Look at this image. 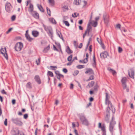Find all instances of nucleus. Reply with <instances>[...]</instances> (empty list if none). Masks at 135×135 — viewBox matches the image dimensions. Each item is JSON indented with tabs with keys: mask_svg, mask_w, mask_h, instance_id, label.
I'll return each instance as SVG.
<instances>
[{
	"mask_svg": "<svg viewBox=\"0 0 135 135\" xmlns=\"http://www.w3.org/2000/svg\"><path fill=\"white\" fill-rule=\"evenodd\" d=\"M106 98L105 99V104H108V106H110L111 107L112 111L113 113H114L115 110V109L114 107L112 105V103L109 100L108 98V95L107 93H105Z\"/></svg>",
	"mask_w": 135,
	"mask_h": 135,
	"instance_id": "nucleus-1",
	"label": "nucleus"
},
{
	"mask_svg": "<svg viewBox=\"0 0 135 135\" xmlns=\"http://www.w3.org/2000/svg\"><path fill=\"white\" fill-rule=\"evenodd\" d=\"M11 121L13 123L20 126H22L23 124L20 119L18 118H12L11 119Z\"/></svg>",
	"mask_w": 135,
	"mask_h": 135,
	"instance_id": "nucleus-2",
	"label": "nucleus"
},
{
	"mask_svg": "<svg viewBox=\"0 0 135 135\" xmlns=\"http://www.w3.org/2000/svg\"><path fill=\"white\" fill-rule=\"evenodd\" d=\"M23 47V44L21 42L17 43L15 45V49L17 51H20Z\"/></svg>",
	"mask_w": 135,
	"mask_h": 135,
	"instance_id": "nucleus-3",
	"label": "nucleus"
},
{
	"mask_svg": "<svg viewBox=\"0 0 135 135\" xmlns=\"http://www.w3.org/2000/svg\"><path fill=\"white\" fill-rule=\"evenodd\" d=\"M127 80V78L126 77H123L121 81L122 84L123 89H126L127 92H128L129 91V89L127 87L126 84Z\"/></svg>",
	"mask_w": 135,
	"mask_h": 135,
	"instance_id": "nucleus-4",
	"label": "nucleus"
},
{
	"mask_svg": "<svg viewBox=\"0 0 135 135\" xmlns=\"http://www.w3.org/2000/svg\"><path fill=\"white\" fill-rule=\"evenodd\" d=\"M12 6L10 3L7 2L5 5V9L6 11L8 13H10Z\"/></svg>",
	"mask_w": 135,
	"mask_h": 135,
	"instance_id": "nucleus-5",
	"label": "nucleus"
},
{
	"mask_svg": "<svg viewBox=\"0 0 135 135\" xmlns=\"http://www.w3.org/2000/svg\"><path fill=\"white\" fill-rule=\"evenodd\" d=\"M1 53L3 55L5 58L7 60H8V56L7 54V51L6 48L4 47V49L1 48Z\"/></svg>",
	"mask_w": 135,
	"mask_h": 135,
	"instance_id": "nucleus-6",
	"label": "nucleus"
},
{
	"mask_svg": "<svg viewBox=\"0 0 135 135\" xmlns=\"http://www.w3.org/2000/svg\"><path fill=\"white\" fill-rule=\"evenodd\" d=\"M91 22H89L87 25V26L86 30L85 31V32H86V33H87L88 36L89 35V32L92 30V28L91 26Z\"/></svg>",
	"mask_w": 135,
	"mask_h": 135,
	"instance_id": "nucleus-7",
	"label": "nucleus"
},
{
	"mask_svg": "<svg viewBox=\"0 0 135 135\" xmlns=\"http://www.w3.org/2000/svg\"><path fill=\"white\" fill-rule=\"evenodd\" d=\"M103 17L105 23L106 24L108 23L109 21L108 16L106 13H105L103 14Z\"/></svg>",
	"mask_w": 135,
	"mask_h": 135,
	"instance_id": "nucleus-8",
	"label": "nucleus"
},
{
	"mask_svg": "<svg viewBox=\"0 0 135 135\" xmlns=\"http://www.w3.org/2000/svg\"><path fill=\"white\" fill-rule=\"evenodd\" d=\"M31 15L35 18L38 19L39 18V14L36 11H33L31 13Z\"/></svg>",
	"mask_w": 135,
	"mask_h": 135,
	"instance_id": "nucleus-9",
	"label": "nucleus"
},
{
	"mask_svg": "<svg viewBox=\"0 0 135 135\" xmlns=\"http://www.w3.org/2000/svg\"><path fill=\"white\" fill-rule=\"evenodd\" d=\"M100 56L101 58L105 59L107 57V56H108V54L107 52L105 51L104 52L101 53Z\"/></svg>",
	"mask_w": 135,
	"mask_h": 135,
	"instance_id": "nucleus-10",
	"label": "nucleus"
},
{
	"mask_svg": "<svg viewBox=\"0 0 135 135\" xmlns=\"http://www.w3.org/2000/svg\"><path fill=\"white\" fill-rule=\"evenodd\" d=\"M35 81L38 84H40L41 83L40 78L38 75H36L35 76L34 78Z\"/></svg>",
	"mask_w": 135,
	"mask_h": 135,
	"instance_id": "nucleus-11",
	"label": "nucleus"
},
{
	"mask_svg": "<svg viewBox=\"0 0 135 135\" xmlns=\"http://www.w3.org/2000/svg\"><path fill=\"white\" fill-rule=\"evenodd\" d=\"M128 75L131 78H134V71L132 69H131L128 71Z\"/></svg>",
	"mask_w": 135,
	"mask_h": 135,
	"instance_id": "nucleus-12",
	"label": "nucleus"
},
{
	"mask_svg": "<svg viewBox=\"0 0 135 135\" xmlns=\"http://www.w3.org/2000/svg\"><path fill=\"white\" fill-rule=\"evenodd\" d=\"M56 34L63 41H64V40L62 36L61 32L57 30H56Z\"/></svg>",
	"mask_w": 135,
	"mask_h": 135,
	"instance_id": "nucleus-13",
	"label": "nucleus"
},
{
	"mask_svg": "<svg viewBox=\"0 0 135 135\" xmlns=\"http://www.w3.org/2000/svg\"><path fill=\"white\" fill-rule=\"evenodd\" d=\"M32 35L35 37L38 36L39 35V32L37 31H33L32 32Z\"/></svg>",
	"mask_w": 135,
	"mask_h": 135,
	"instance_id": "nucleus-14",
	"label": "nucleus"
},
{
	"mask_svg": "<svg viewBox=\"0 0 135 135\" xmlns=\"http://www.w3.org/2000/svg\"><path fill=\"white\" fill-rule=\"evenodd\" d=\"M48 3L49 5L51 7H54L55 5V1L54 0H48Z\"/></svg>",
	"mask_w": 135,
	"mask_h": 135,
	"instance_id": "nucleus-15",
	"label": "nucleus"
},
{
	"mask_svg": "<svg viewBox=\"0 0 135 135\" xmlns=\"http://www.w3.org/2000/svg\"><path fill=\"white\" fill-rule=\"evenodd\" d=\"M43 27L44 28L45 30L47 32L50 31L52 29V28L50 27H46L44 24L43 25Z\"/></svg>",
	"mask_w": 135,
	"mask_h": 135,
	"instance_id": "nucleus-16",
	"label": "nucleus"
},
{
	"mask_svg": "<svg viewBox=\"0 0 135 135\" xmlns=\"http://www.w3.org/2000/svg\"><path fill=\"white\" fill-rule=\"evenodd\" d=\"M85 73L86 74L89 73V74H94V72L93 70L91 69H88L87 70L85 71Z\"/></svg>",
	"mask_w": 135,
	"mask_h": 135,
	"instance_id": "nucleus-17",
	"label": "nucleus"
},
{
	"mask_svg": "<svg viewBox=\"0 0 135 135\" xmlns=\"http://www.w3.org/2000/svg\"><path fill=\"white\" fill-rule=\"evenodd\" d=\"M33 6L32 4L30 3V6L28 10V11L31 13L33 11Z\"/></svg>",
	"mask_w": 135,
	"mask_h": 135,
	"instance_id": "nucleus-18",
	"label": "nucleus"
},
{
	"mask_svg": "<svg viewBox=\"0 0 135 135\" xmlns=\"http://www.w3.org/2000/svg\"><path fill=\"white\" fill-rule=\"evenodd\" d=\"M93 62L92 63V65L93 67L94 68L96 67V59L94 54L93 56Z\"/></svg>",
	"mask_w": 135,
	"mask_h": 135,
	"instance_id": "nucleus-19",
	"label": "nucleus"
},
{
	"mask_svg": "<svg viewBox=\"0 0 135 135\" xmlns=\"http://www.w3.org/2000/svg\"><path fill=\"white\" fill-rule=\"evenodd\" d=\"M114 125H112L111 123H110L109 126V131L112 134L113 133V129L114 127Z\"/></svg>",
	"mask_w": 135,
	"mask_h": 135,
	"instance_id": "nucleus-20",
	"label": "nucleus"
},
{
	"mask_svg": "<svg viewBox=\"0 0 135 135\" xmlns=\"http://www.w3.org/2000/svg\"><path fill=\"white\" fill-rule=\"evenodd\" d=\"M47 33L48 35H49V36H50L51 37V38L52 39V38L53 37V32L52 29L49 32H47Z\"/></svg>",
	"mask_w": 135,
	"mask_h": 135,
	"instance_id": "nucleus-21",
	"label": "nucleus"
},
{
	"mask_svg": "<svg viewBox=\"0 0 135 135\" xmlns=\"http://www.w3.org/2000/svg\"><path fill=\"white\" fill-rule=\"evenodd\" d=\"M27 40L29 42H31L33 40V38L31 37L29 34L26 35L25 36Z\"/></svg>",
	"mask_w": 135,
	"mask_h": 135,
	"instance_id": "nucleus-22",
	"label": "nucleus"
},
{
	"mask_svg": "<svg viewBox=\"0 0 135 135\" xmlns=\"http://www.w3.org/2000/svg\"><path fill=\"white\" fill-rule=\"evenodd\" d=\"M37 6L38 8L40 11L43 12H44V10L41 5H39V4H38Z\"/></svg>",
	"mask_w": 135,
	"mask_h": 135,
	"instance_id": "nucleus-23",
	"label": "nucleus"
},
{
	"mask_svg": "<svg viewBox=\"0 0 135 135\" xmlns=\"http://www.w3.org/2000/svg\"><path fill=\"white\" fill-rule=\"evenodd\" d=\"M94 81H91V82H89L88 85L87 86H88L89 88H90L92 87L94 85Z\"/></svg>",
	"mask_w": 135,
	"mask_h": 135,
	"instance_id": "nucleus-24",
	"label": "nucleus"
},
{
	"mask_svg": "<svg viewBox=\"0 0 135 135\" xmlns=\"http://www.w3.org/2000/svg\"><path fill=\"white\" fill-rule=\"evenodd\" d=\"M82 123L86 126H88L89 123L87 120L86 119L82 122Z\"/></svg>",
	"mask_w": 135,
	"mask_h": 135,
	"instance_id": "nucleus-25",
	"label": "nucleus"
},
{
	"mask_svg": "<svg viewBox=\"0 0 135 135\" xmlns=\"http://www.w3.org/2000/svg\"><path fill=\"white\" fill-rule=\"evenodd\" d=\"M66 52L69 54H70L73 53V51L71 50L70 47L68 46L67 47L66 50Z\"/></svg>",
	"mask_w": 135,
	"mask_h": 135,
	"instance_id": "nucleus-26",
	"label": "nucleus"
},
{
	"mask_svg": "<svg viewBox=\"0 0 135 135\" xmlns=\"http://www.w3.org/2000/svg\"><path fill=\"white\" fill-rule=\"evenodd\" d=\"M13 135H19V130L17 129L16 130H14L13 131Z\"/></svg>",
	"mask_w": 135,
	"mask_h": 135,
	"instance_id": "nucleus-27",
	"label": "nucleus"
},
{
	"mask_svg": "<svg viewBox=\"0 0 135 135\" xmlns=\"http://www.w3.org/2000/svg\"><path fill=\"white\" fill-rule=\"evenodd\" d=\"M89 56V54L88 53L86 54V58L84 59L83 60V63H86L88 61V58Z\"/></svg>",
	"mask_w": 135,
	"mask_h": 135,
	"instance_id": "nucleus-28",
	"label": "nucleus"
},
{
	"mask_svg": "<svg viewBox=\"0 0 135 135\" xmlns=\"http://www.w3.org/2000/svg\"><path fill=\"white\" fill-rule=\"evenodd\" d=\"M109 115L106 114V116L105 118V120L107 123H108L109 122V119L110 117Z\"/></svg>",
	"mask_w": 135,
	"mask_h": 135,
	"instance_id": "nucleus-29",
	"label": "nucleus"
},
{
	"mask_svg": "<svg viewBox=\"0 0 135 135\" xmlns=\"http://www.w3.org/2000/svg\"><path fill=\"white\" fill-rule=\"evenodd\" d=\"M26 87L27 88L31 89L32 88L31 83L30 82H28L27 83L26 85Z\"/></svg>",
	"mask_w": 135,
	"mask_h": 135,
	"instance_id": "nucleus-30",
	"label": "nucleus"
},
{
	"mask_svg": "<svg viewBox=\"0 0 135 135\" xmlns=\"http://www.w3.org/2000/svg\"><path fill=\"white\" fill-rule=\"evenodd\" d=\"M47 75H49L50 77H53L54 76V74L52 72L49 71H47Z\"/></svg>",
	"mask_w": 135,
	"mask_h": 135,
	"instance_id": "nucleus-31",
	"label": "nucleus"
},
{
	"mask_svg": "<svg viewBox=\"0 0 135 135\" xmlns=\"http://www.w3.org/2000/svg\"><path fill=\"white\" fill-rule=\"evenodd\" d=\"M107 109L106 110V112L107 113V114H109L110 115V107H109V106H108V107H107Z\"/></svg>",
	"mask_w": 135,
	"mask_h": 135,
	"instance_id": "nucleus-32",
	"label": "nucleus"
},
{
	"mask_svg": "<svg viewBox=\"0 0 135 135\" xmlns=\"http://www.w3.org/2000/svg\"><path fill=\"white\" fill-rule=\"evenodd\" d=\"M50 68L51 69L54 70H55L56 69H57V66H50Z\"/></svg>",
	"mask_w": 135,
	"mask_h": 135,
	"instance_id": "nucleus-33",
	"label": "nucleus"
},
{
	"mask_svg": "<svg viewBox=\"0 0 135 135\" xmlns=\"http://www.w3.org/2000/svg\"><path fill=\"white\" fill-rule=\"evenodd\" d=\"M50 20L52 23L55 24H56V22L54 18H51L50 19Z\"/></svg>",
	"mask_w": 135,
	"mask_h": 135,
	"instance_id": "nucleus-34",
	"label": "nucleus"
},
{
	"mask_svg": "<svg viewBox=\"0 0 135 135\" xmlns=\"http://www.w3.org/2000/svg\"><path fill=\"white\" fill-rule=\"evenodd\" d=\"M114 118V117H113L112 120H111L110 123H111L112 125L114 126V125L116 124V122L114 120H113Z\"/></svg>",
	"mask_w": 135,
	"mask_h": 135,
	"instance_id": "nucleus-35",
	"label": "nucleus"
},
{
	"mask_svg": "<svg viewBox=\"0 0 135 135\" xmlns=\"http://www.w3.org/2000/svg\"><path fill=\"white\" fill-rule=\"evenodd\" d=\"M55 44L57 45V46L59 47V49H60L61 52H62V51L61 49V45H60V44L59 43H57L56 42H55Z\"/></svg>",
	"mask_w": 135,
	"mask_h": 135,
	"instance_id": "nucleus-36",
	"label": "nucleus"
},
{
	"mask_svg": "<svg viewBox=\"0 0 135 135\" xmlns=\"http://www.w3.org/2000/svg\"><path fill=\"white\" fill-rule=\"evenodd\" d=\"M86 119L85 117L84 116H81L80 117V120L81 122H83Z\"/></svg>",
	"mask_w": 135,
	"mask_h": 135,
	"instance_id": "nucleus-37",
	"label": "nucleus"
},
{
	"mask_svg": "<svg viewBox=\"0 0 135 135\" xmlns=\"http://www.w3.org/2000/svg\"><path fill=\"white\" fill-rule=\"evenodd\" d=\"M50 48V46L49 45L47 47L44 49L43 51V52H46L47 51L49 50Z\"/></svg>",
	"mask_w": 135,
	"mask_h": 135,
	"instance_id": "nucleus-38",
	"label": "nucleus"
},
{
	"mask_svg": "<svg viewBox=\"0 0 135 135\" xmlns=\"http://www.w3.org/2000/svg\"><path fill=\"white\" fill-rule=\"evenodd\" d=\"M79 15V13H74V15L72 14V16L73 17L75 18L77 16H78Z\"/></svg>",
	"mask_w": 135,
	"mask_h": 135,
	"instance_id": "nucleus-39",
	"label": "nucleus"
},
{
	"mask_svg": "<svg viewBox=\"0 0 135 135\" xmlns=\"http://www.w3.org/2000/svg\"><path fill=\"white\" fill-rule=\"evenodd\" d=\"M101 128L102 131L103 132V133H105L106 130L105 129V127L104 126H102V127Z\"/></svg>",
	"mask_w": 135,
	"mask_h": 135,
	"instance_id": "nucleus-40",
	"label": "nucleus"
},
{
	"mask_svg": "<svg viewBox=\"0 0 135 135\" xmlns=\"http://www.w3.org/2000/svg\"><path fill=\"white\" fill-rule=\"evenodd\" d=\"M63 22L66 26H70V24L67 21H63Z\"/></svg>",
	"mask_w": 135,
	"mask_h": 135,
	"instance_id": "nucleus-41",
	"label": "nucleus"
},
{
	"mask_svg": "<svg viewBox=\"0 0 135 135\" xmlns=\"http://www.w3.org/2000/svg\"><path fill=\"white\" fill-rule=\"evenodd\" d=\"M74 3L77 5H78L80 4L79 0H74Z\"/></svg>",
	"mask_w": 135,
	"mask_h": 135,
	"instance_id": "nucleus-42",
	"label": "nucleus"
},
{
	"mask_svg": "<svg viewBox=\"0 0 135 135\" xmlns=\"http://www.w3.org/2000/svg\"><path fill=\"white\" fill-rule=\"evenodd\" d=\"M77 68L78 69H81L84 68V65H79L77 66Z\"/></svg>",
	"mask_w": 135,
	"mask_h": 135,
	"instance_id": "nucleus-43",
	"label": "nucleus"
},
{
	"mask_svg": "<svg viewBox=\"0 0 135 135\" xmlns=\"http://www.w3.org/2000/svg\"><path fill=\"white\" fill-rule=\"evenodd\" d=\"M98 85L97 84H96L94 87V90L96 91H98Z\"/></svg>",
	"mask_w": 135,
	"mask_h": 135,
	"instance_id": "nucleus-44",
	"label": "nucleus"
},
{
	"mask_svg": "<svg viewBox=\"0 0 135 135\" xmlns=\"http://www.w3.org/2000/svg\"><path fill=\"white\" fill-rule=\"evenodd\" d=\"M72 58V55H70L68 58L67 59L69 61H71Z\"/></svg>",
	"mask_w": 135,
	"mask_h": 135,
	"instance_id": "nucleus-45",
	"label": "nucleus"
},
{
	"mask_svg": "<svg viewBox=\"0 0 135 135\" xmlns=\"http://www.w3.org/2000/svg\"><path fill=\"white\" fill-rule=\"evenodd\" d=\"M47 11V13L49 16H51V11L50 9H48V7L46 8Z\"/></svg>",
	"mask_w": 135,
	"mask_h": 135,
	"instance_id": "nucleus-46",
	"label": "nucleus"
},
{
	"mask_svg": "<svg viewBox=\"0 0 135 135\" xmlns=\"http://www.w3.org/2000/svg\"><path fill=\"white\" fill-rule=\"evenodd\" d=\"M94 79V76L93 75H91L88 80V81H89L91 80H93Z\"/></svg>",
	"mask_w": 135,
	"mask_h": 135,
	"instance_id": "nucleus-47",
	"label": "nucleus"
},
{
	"mask_svg": "<svg viewBox=\"0 0 135 135\" xmlns=\"http://www.w3.org/2000/svg\"><path fill=\"white\" fill-rule=\"evenodd\" d=\"M40 58H38V60L37 61V60H36V62L37 64V65H38L40 64Z\"/></svg>",
	"mask_w": 135,
	"mask_h": 135,
	"instance_id": "nucleus-48",
	"label": "nucleus"
},
{
	"mask_svg": "<svg viewBox=\"0 0 135 135\" xmlns=\"http://www.w3.org/2000/svg\"><path fill=\"white\" fill-rule=\"evenodd\" d=\"M109 70L112 73L113 75H114L116 73V72L115 71L111 69H110Z\"/></svg>",
	"mask_w": 135,
	"mask_h": 135,
	"instance_id": "nucleus-49",
	"label": "nucleus"
},
{
	"mask_svg": "<svg viewBox=\"0 0 135 135\" xmlns=\"http://www.w3.org/2000/svg\"><path fill=\"white\" fill-rule=\"evenodd\" d=\"M1 93L3 94H4L5 95H7V93L5 91L4 89L2 90L1 91Z\"/></svg>",
	"mask_w": 135,
	"mask_h": 135,
	"instance_id": "nucleus-50",
	"label": "nucleus"
},
{
	"mask_svg": "<svg viewBox=\"0 0 135 135\" xmlns=\"http://www.w3.org/2000/svg\"><path fill=\"white\" fill-rule=\"evenodd\" d=\"M122 49L120 47H119L118 48V51L119 53H121L122 51Z\"/></svg>",
	"mask_w": 135,
	"mask_h": 135,
	"instance_id": "nucleus-51",
	"label": "nucleus"
},
{
	"mask_svg": "<svg viewBox=\"0 0 135 135\" xmlns=\"http://www.w3.org/2000/svg\"><path fill=\"white\" fill-rule=\"evenodd\" d=\"M79 71L78 70L75 71L74 72V75H76L78 74Z\"/></svg>",
	"mask_w": 135,
	"mask_h": 135,
	"instance_id": "nucleus-52",
	"label": "nucleus"
},
{
	"mask_svg": "<svg viewBox=\"0 0 135 135\" xmlns=\"http://www.w3.org/2000/svg\"><path fill=\"white\" fill-rule=\"evenodd\" d=\"M16 16L15 15H13L11 17V20L12 21H14L16 19Z\"/></svg>",
	"mask_w": 135,
	"mask_h": 135,
	"instance_id": "nucleus-53",
	"label": "nucleus"
},
{
	"mask_svg": "<svg viewBox=\"0 0 135 135\" xmlns=\"http://www.w3.org/2000/svg\"><path fill=\"white\" fill-rule=\"evenodd\" d=\"M55 73L56 75V76L59 75L60 74V72L59 71L57 70L55 71Z\"/></svg>",
	"mask_w": 135,
	"mask_h": 135,
	"instance_id": "nucleus-54",
	"label": "nucleus"
},
{
	"mask_svg": "<svg viewBox=\"0 0 135 135\" xmlns=\"http://www.w3.org/2000/svg\"><path fill=\"white\" fill-rule=\"evenodd\" d=\"M28 115L27 114H26L24 115L23 118L25 119H27L28 117Z\"/></svg>",
	"mask_w": 135,
	"mask_h": 135,
	"instance_id": "nucleus-55",
	"label": "nucleus"
},
{
	"mask_svg": "<svg viewBox=\"0 0 135 135\" xmlns=\"http://www.w3.org/2000/svg\"><path fill=\"white\" fill-rule=\"evenodd\" d=\"M53 47L54 50H56V51H59V50H58L57 49V48L54 45H53Z\"/></svg>",
	"mask_w": 135,
	"mask_h": 135,
	"instance_id": "nucleus-56",
	"label": "nucleus"
},
{
	"mask_svg": "<svg viewBox=\"0 0 135 135\" xmlns=\"http://www.w3.org/2000/svg\"><path fill=\"white\" fill-rule=\"evenodd\" d=\"M116 27L117 28L120 29L121 25L119 24H118L117 25Z\"/></svg>",
	"mask_w": 135,
	"mask_h": 135,
	"instance_id": "nucleus-57",
	"label": "nucleus"
},
{
	"mask_svg": "<svg viewBox=\"0 0 135 135\" xmlns=\"http://www.w3.org/2000/svg\"><path fill=\"white\" fill-rule=\"evenodd\" d=\"M12 28H9V30H8V31L6 32V33L8 34V33H9V32H10L12 30Z\"/></svg>",
	"mask_w": 135,
	"mask_h": 135,
	"instance_id": "nucleus-58",
	"label": "nucleus"
},
{
	"mask_svg": "<svg viewBox=\"0 0 135 135\" xmlns=\"http://www.w3.org/2000/svg\"><path fill=\"white\" fill-rule=\"evenodd\" d=\"M4 124L5 125L7 126V119L6 118L5 119V121L4 122Z\"/></svg>",
	"mask_w": 135,
	"mask_h": 135,
	"instance_id": "nucleus-59",
	"label": "nucleus"
},
{
	"mask_svg": "<svg viewBox=\"0 0 135 135\" xmlns=\"http://www.w3.org/2000/svg\"><path fill=\"white\" fill-rule=\"evenodd\" d=\"M62 71L65 73H66L68 72L66 68H64L63 69Z\"/></svg>",
	"mask_w": 135,
	"mask_h": 135,
	"instance_id": "nucleus-60",
	"label": "nucleus"
},
{
	"mask_svg": "<svg viewBox=\"0 0 135 135\" xmlns=\"http://www.w3.org/2000/svg\"><path fill=\"white\" fill-rule=\"evenodd\" d=\"M97 22L96 21H95V22H94V23L93 24V25L94 26V27H95L97 26Z\"/></svg>",
	"mask_w": 135,
	"mask_h": 135,
	"instance_id": "nucleus-61",
	"label": "nucleus"
},
{
	"mask_svg": "<svg viewBox=\"0 0 135 135\" xmlns=\"http://www.w3.org/2000/svg\"><path fill=\"white\" fill-rule=\"evenodd\" d=\"M83 23V20H79L78 22V23L80 25H81Z\"/></svg>",
	"mask_w": 135,
	"mask_h": 135,
	"instance_id": "nucleus-62",
	"label": "nucleus"
},
{
	"mask_svg": "<svg viewBox=\"0 0 135 135\" xmlns=\"http://www.w3.org/2000/svg\"><path fill=\"white\" fill-rule=\"evenodd\" d=\"M74 132L75 134V135H78V131L76 129H74Z\"/></svg>",
	"mask_w": 135,
	"mask_h": 135,
	"instance_id": "nucleus-63",
	"label": "nucleus"
},
{
	"mask_svg": "<svg viewBox=\"0 0 135 135\" xmlns=\"http://www.w3.org/2000/svg\"><path fill=\"white\" fill-rule=\"evenodd\" d=\"M94 98L91 97L89 98V101L90 102H91L93 101L94 100Z\"/></svg>",
	"mask_w": 135,
	"mask_h": 135,
	"instance_id": "nucleus-64",
	"label": "nucleus"
}]
</instances>
